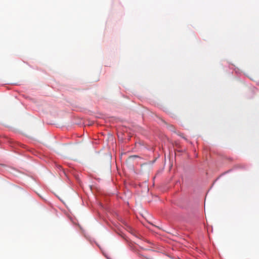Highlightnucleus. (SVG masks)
Wrapping results in <instances>:
<instances>
[{"label":"nucleus","mask_w":259,"mask_h":259,"mask_svg":"<svg viewBox=\"0 0 259 259\" xmlns=\"http://www.w3.org/2000/svg\"><path fill=\"white\" fill-rule=\"evenodd\" d=\"M167 127H168L170 130H171V131H174L175 128H174V126H173V125H168V126H167Z\"/></svg>","instance_id":"obj_1"},{"label":"nucleus","mask_w":259,"mask_h":259,"mask_svg":"<svg viewBox=\"0 0 259 259\" xmlns=\"http://www.w3.org/2000/svg\"><path fill=\"white\" fill-rule=\"evenodd\" d=\"M138 156L137 155H133L130 157V158H133L135 157H137Z\"/></svg>","instance_id":"obj_2"},{"label":"nucleus","mask_w":259,"mask_h":259,"mask_svg":"<svg viewBox=\"0 0 259 259\" xmlns=\"http://www.w3.org/2000/svg\"><path fill=\"white\" fill-rule=\"evenodd\" d=\"M148 259H152V258H148Z\"/></svg>","instance_id":"obj_3"}]
</instances>
